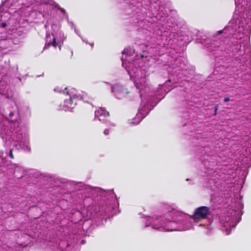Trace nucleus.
Masks as SVG:
<instances>
[{
    "label": "nucleus",
    "mask_w": 251,
    "mask_h": 251,
    "mask_svg": "<svg viewBox=\"0 0 251 251\" xmlns=\"http://www.w3.org/2000/svg\"><path fill=\"white\" fill-rule=\"evenodd\" d=\"M6 25H7V24H6V23H5V22L2 23L1 24V25H0V26L3 27V28H4V27H5L6 26Z\"/></svg>",
    "instance_id": "obj_8"
},
{
    "label": "nucleus",
    "mask_w": 251,
    "mask_h": 251,
    "mask_svg": "<svg viewBox=\"0 0 251 251\" xmlns=\"http://www.w3.org/2000/svg\"><path fill=\"white\" fill-rule=\"evenodd\" d=\"M223 31H224V30H220L218 31L216 33L217 35H220V34L223 33Z\"/></svg>",
    "instance_id": "obj_9"
},
{
    "label": "nucleus",
    "mask_w": 251,
    "mask_h": 251,
    "mask_svg": "<svg viewBox=\"0 0 251 251\" xmlns=\"http://www.w3.org/2000/svg\"><path fill=\"white\" fill-rule=\"evenodd\" d=\"M219 104H216L214 108V115H216L217 114V110L219 108Z\"/></svg>",
    "instance_id": "obj_6"
},
{
    "label": "nucleus",
    "mask_w": 251,
    "mask_h": 251,
    "mask_svg": "<svg viewBox=\"0 0 251 251\" xmlns=\"http://www.w3.org/2000/svg\"><path fill=\"white\" fill-rule=\"evenodd\" d=\"M49 36H50V35H49V34H48V35H47V38H48Z\"/></svg>",
    "instance_id": "obj_14"
},
{
    "label": "nucleus",
    "mask_w": 251,
    "mask_h": 251,
    "mask_svg": "<svg viewBox=\"0 0 251 251\" xmlns=\"http://www.w3.org/2000/svg\"><path fill=\"white\" fill-rule=\"evenodd\" d=\"M51 45H52L54 48H56L57 44L55 38L54 37L53 38L52 43L50 42H49L48 43H46L44 49H45L46 48L50 47Z\"/></svg>",
    "instance_id": "obj_4"
},
{
    "label": "nucleus",
    "mask_w": 251,
    "mask_h": 251,
    "mask_svg": "<svg viewBox=\"0 0 251 251\" xmlns=\"http://www.w3.org/2000/svg\"><path fill=\"white\" fill-rule=\"evenodd\" d=\"M229 101V98H228V97H226V98H225L224 99V101H225V102H228V101Z\"/></svg>",
    "instance_id": "obj_12"
},
{
    "label": "nucleus",
    "mask_w": 251,
    "mask_h": 251,
    "mask_svg": "<svg viewBox=\"0 0 251 251\" xmlns=\"http://www.w3.org/2000/svg\"><path fill=\"white\" fill-rule=\"evenodd\" d=\"M103 133L105 135H108L109 134V130L107 129H105Z\"/></svg>",
    "instance_id": "obj_10"
},
{
    "label": "nucleus",
    "mask_w": 251,
    "mask_h": 251,
    "mask_svg": "<svg viewBox=\"0 0 251 251\" xmlns=\"http://www.w3.org/2000/svg\"><path fill=\"white\" fill-rule=\"evenodd\" d=\"M64 104L68 109L74 108L75 104H74V99L70 97L69 99L64 100Z\"/></svg>",
    "instance_id": "obj_3"
},
{
    "label": "nucleus",
    "mask_w": 251,
    "mask_h": 251,
    "mask_svg": "<svg viewBox=\"0 0 251 251\" xmlns=\"http://www.w3.org/2000/svg\"><path fill=\"white\" fill-rule=\"evenodd\" d=\"M9 157H10V158H11V159H14V155L13 154L12 150H11V149L9 151Z\"/></svg>",
    "instance_id": "obj_7"
},
{
    "label": "nucleus",
    "mask_w": 251,
    "mask_h": 251,
    "mask_svg": "<svg viewBox=\"0 0 251 251\" xmlns=\"http://www.w3.org/2000/svg\"><path fill=\"white\" fill-rule=\"evenodd\" d=\"M210 208L208 207L202 206L198 207L195 210L191 218L194 220H200L207 219L210 215Z\"/></svg>",
    "instance_id": "obj_1"
},
{
    "label": "nucleus",
    "mask_w": 251,
    "mask_h": 251,
    "mask_svg": "<svg viewBox=\"0 0 251 251\" xmlns=\"http://www.w3.org/2000/svg\"><path fill=\"white\" fill-rule=\"evenodd\" d=\"M13 115H14V113L13 112H10L9 114V117L10 118H11Z\"/></svg>",
    "instance_id": "obj_11"
},
{
    "label": "nucleus",
    "mask_w": 251,
    "mask_h": 251,
    "mask_svg": "<svg viewBox=\"0 0 251 251\" xmlns=\"http://www.w3.org/2000/svg\"><path fill=\"white\" fill-rule=\"evenodd\" d=\"M165 231H172V230H166Z\"/></svg>",
    "instance_id": "obj_13"
},
{
    "label": "nucleus",
    "mask_w": 251,
    "mask_h": 251,
    "mask_svg": "<svg viewBox=\"0 0 251 251\" xmlns=\"http://www.w3.org/2000/svg\"><path fill=\"white\" fill-rule=\"evenodd\" d=\"M95 119L96 118H98L99 121H101L100 117H106L109 116V114L108 111H107L106 110L102 108H99L97 111H95Z\"/></svg>",
    "instance_id": "obj_2"
},
{
    "label": "nucleus",
    "mask_w": 251,
    "mask_h": 251,
    "mask_svg": "<svg viewBox=\"0 0 251 251\" xmlns=\"http://www.w3.org/2000/svg\"><path fill=\"white\" fill-rule=\"evenodd\" d=\"M152 227L154 229H160V230H164L165 229L164 227H163L162 226H160L159 227V226H156L155 225H153Z\"/></svg>",
    "instance_id": "obj_5"
}]
</instances>
